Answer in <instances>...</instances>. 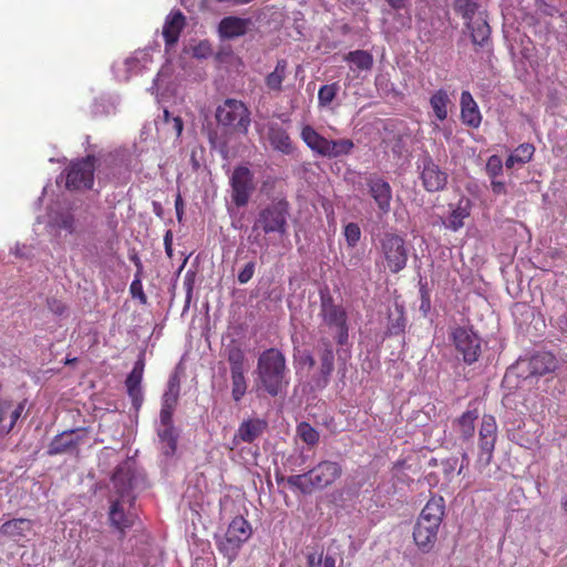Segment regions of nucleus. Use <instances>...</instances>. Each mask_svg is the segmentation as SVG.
I'll return each mask as SVG.
<instances>
[{
  "label": "nucleus",
  "mask_w": 567,
  "mask_h": 567,
  "mask_svg": "<svg viewBox=\"0 0 567 567\" xmlns=\"http://www.w3.org/2000/svg\"><path fill=\"white\" fill-rule=\"evenodd\" d=\"M256 373L258 386L270 396L279 395L289 385L286 357L277 348H269L260 353Z\"/></svg>",
  "instance_id": "nucleus-1"
},
{
  "label": "nucleus",
  "mask_w": 567,
  "mask_h": 567,
  "mask_svg": "<svg viewBox=\"0 0 567 567\" xmlns=\"http://www.w3.org/2000/svg\"><path fill=\"white\" fill-rule=\"evenodd\" d=\"M341 473L342 467L338 462L322 461L303 474L290 475L288 477L276 474V481L278 484L286 482L293 491L310 494L315 489H322L331 485L340 477Z\"/></svg>",
  "instance_id": "nucleus-2"
},
{
  "label": "nucleus",
  "mask_w": 567,
  "mask_h": 567,
  "mask_svg": "<svg viewBox=\"0 0 567 567\" xmlns=\"http://www.w3.org/2000/svg\"><path fill=\"white\" fill-rule=\"evenodd\" d=\"M319 318L322 324L334 334L337 344L342 348L349 341V322L346 308L337 303L328 289L320 290Z\"/></svg>",
  "instance_id": "nucleus-3"
},
{
  "label": "nucleus",
  "mask_w": 567,
  "mask_h": 567,
  "mask_svg": "<svg viewBox=\"0 0 567 567\" xmlns=\"http://www.w3.org/2000/svg\"><path fill=\"white\" fill-rule=\"evenodd\" d=\"M289 210L290 204L285 197L274 198L258 213L257 219L252 226V231L261 229L265 234H286Z\"/></svg>",
  "instance_id": "nucleus-4"
},
{
  "label": "nucleus",
  "mask_w": 567,
  "mask_h": 567,
  "mask_svg": "<svg viewBox=\"0 0 567 567\" xmlns=\"http://www.w3.org/2000/svg\"><path fill=\"white\" fill-rule=\"evenodd\" d=\"M252 535L250 523L239 515L233 518L223 537L216 539L217 549L229 561L236 559L243 545Z\"/></svg>",
  "instance_id": "nucleus-5"
},
{
  "label": "nucleus",
  "mask_w": 567,
  "mask_h": 567,
  "mask_svg": "<svg viewBox=\"0 0 567 567\" xmlns=\"http://www.w3.org/2000/svg\"><path fill=\"white\" fill-rule=\"evenodd\" d=\"M218 125L226 127L231 133L247 134L250 126V111L246 104L236 99H226L216 109L215 114Z\"/></svg>",
  "instance_id": "nucleus-6"
},
{
  "label": "nucleus",
  "mask_w": 567,
  "mask_h": 567,
  "mask_svg": "<svg viewBox=\"0 0 567 567\" xmlns=\"http://www.w3.org/2000/svg\"><path fill=\"white\" fill-rule=\"evenodd\" d=\"M468 455L467 453H463L462 455V464L457 467L458 458L456 456L447 457L439 461L437 458L432 457L429 461V467L431 468L424 480L431 487H441L446 488L455 475H461L463 470L468 464Z\"/></svg>",
  "instance_id": "nucleus-7"
},
{
  "label": "nucleus",
  "mask_w": 567,
  "mask_h": 567,
  "mask_svg": "<svg viewBox=\"0 0 567 567\" xmlns=\"http://www.w3.org/2000/svg\"><path fill=\"white\" fill-rule=\"evenodd\" d=\"M379 245L386 267L392 274H398L406 267L409 255L402 236L386 231L380 237Z\"/></svg>",
  "instance_id": "nucleus-8"
},
{
  "label": "nucleus",
  "mask_w": 567,
  "mask_h": 567,
  "mask_svg": "<svg viewBox=\"0 0 567 567\" xmlns=\"http://www.w3.org/2000/svg\"><path fill=\"white\" fill-rule=\"evenodd\" d=\"M496 441V420L491 414H484L478 429V453L476 460L478 468H485L492 463Z\"/></svg>",
  "instance_id": "nucleus-9"
},
{
  "label": "nucleus",
  "mask_w": 567,
  "mask_h": 567,
  "mask_svg": "<svg viewBox=\"0 0 567 567\" xmlns=\"http://www.w3.org/2000/svg\"><path fill=\"white\" fill-rule=\"evenodd\" d=\"M96 158L94 155H86L84 158L72 162L66 172L65 186L68 189H91L94 184V171Z\"/></svg>",
  "instance_id": "nucleus-10"
},
{
  "label": "nucleus",
  "mask_w": 567,
  "mask_h": 567,
  "mask_svg": "<svg viewBox=\"0 0 567 567\" xmlns=\"http://www.w3.org/2000/svg\"><path fill=\"white\" fill-rule=\"evenodd\" d=\"M229 185L234 205L238 208L247 206L256 188L252 172L247 166L235 167Z\"/></svg>",
  "instance_id": "nucleus-11"
},
{
  "label": "nucleus",
  "mask_w": 567,
  "mask_h": 567,
  "mask_svg": "<svg viewBox=\"0 0 567 567\" xmlns=\"http://www.w3.org/2000/svg\"><path fill=\"white\" fill-rule=\"evenodd\" d=\"M456 351L466 364H473L482 354V339L472 330L457 327L451 334Z\"/></svg>",
  "instance_id": "nucleus-12"
},
{
  "label": "nucleus",
  "mask_w": 567,
  "mask_h": 567,
  "mask_svg": "<svg viewBox=\"0 0 567 567\" xmlns=\"http://www.w3.org/2000/svg\"><path fill=\"white\" fill-rule=\"evenodd\" d=\"M367 194L373 199L379 214L388 215L391 210L392 187L388 181L377 174L365 177Z\"/></svg>",
  "instance_id": "nucleus-13"
},
{
  "label": "nucleus",
  "mask_w": 567,
  "mask_h": 567,
  "mask_svg": "<svg viewBox=\"0 0 567 567\" xmlns=\"http://www.w3.org/2000/svg\"><path fill=\"white\" fill-rule=\"evenodd\" d=\"M85 429L68 430L53 437L48 447V455L72 452L79 447L86 436Z\"/></svg>",
  "instance_id": "nucleus-14"
},
{
  "label": "nucleus",
  "mask_w": 567,
  "mask_h": 567,
  "mask_svg": "<svg viewBox=\"0 0 567 567\" xmlns=\"http://www.w3.org/2000/svg\"><path fill=\"white\" fill-rule=\"evenodd\" d=\"M421 179L427 192L442 190L447 184V173L434 163L431 156L422 161Z\"/></svg>",
  "instance_id": "nucleus-15"
},
{
  "label": "nucleus",
  "mask_w": 567,
  "mask_h": 567,
  "mask_svg": "<svg viewBox=\"0 0 567 567\" xmlns=\"http://www.w3.org/2000/svg\"><path fill=\"white\" fill-rule=\"evenodd\" d=\"M268 427V422L264 419L254 417L243 421L233 437V443H252L260 437Z\"/></svg>",
  "instance_id": "nucleus-16"
},
{
  "label": "nucleus",
  "mask_w": 567,
  "mask_h": 567,
  "mask_svg": "<svg viewBox=\"0 0 567 567\" xmlns=\"http://www.w3.org/2000/svg\"><path fill=\"white\" fill-rule=\"evenodd\" d=\"M145 362L141 357L134 364L132 371L127 375L125 380V386L127 390V394L132 400V404L135 409H140L143 402V392H142V380L144 373Z\"/></svg>",
  "instance_id": "nucleus-17"
},
{
  "label": "nucleus",
  "mask_w": 567,
  "mask_h": 567,
  "mask_svg": "<svg viewBox=\"0 0 567 567\" xmlns=\"http://www.w3.org/2000/svg\"><path fill=\"white\" fill-rule=\"evenodd\" d=\"M445 515V501L440 495H433L422 508L416 520L440 528Z\"/></svg>",
  "instance_id": "nucleus-18"
},
{
  "label": "nucleus",
  "mask_w": 567,
  "mask_h": 567,
  "mask_svg": "<svg viewBox=\"0 0 567 567\" xmlns=\"http://www.w3.org/2000/svg\"><path fill=\"white\" fill-rule=\"evenodd\" d=\"M437 533V527L416 520L412 536L419 550L424 554L430 553L436 544Z\"/></svg>",
  "instance_id": "nucleus-19"
},
{
  "label": "nucleus",
  "mask_w": 567,
  "mask_h": 567,
  "mask_svg": "<svg viewBox=\"0 0 567 567\" xmlns=\"http://www.w3.org/2000/svg\"><path fill=\"white\" fill-rule=\"evenodd\" d=\"M460 104L462 123L471 128H478L482 123V114L468 91L462 92Z\"/></svg>",
  "instance_id": "nucleus-20"
},
{
  "label": "nucleus",
  "mask_w": 567,
  "mask_h": 567,
  "mask_svg": "<svg viewBox=\"0 0 567 567\" xmlns=\"http://www.w3.org/2000/svg\"><path fill=\"white\" fill-rule=\"evenodd\" d=\"M557 368L556 357L550 352H537L527 360L528 375L543 377Z\"/></svg>",
  "instance_id": "nucleus-21"
},
{
  "label": "nucleus",
  "mask_w": 567,
  "mask_h": 567,
  "mask_svg": "<svg viewBox=\"0 0 567 567\" xmlns=\"http://www.w3.org/2000/svg\"><path fill=\"white\" fill-rule=\"evenodd\" d=\"M268 140L275 151L285 155H290L295 151L288 132L278 123H270L268 125Z\"/></svg>",
  "instance_id": "nucleus-22"
},
{
  "label": "nucleus",
  "mask_w": 567,
  "mask_h": 567,
  "mask_svg": "<svg viewBox=\"0 0 567 567\" xmlns=\"http://www.w3.org/2000/svg\"><path fill=\"white\" fill-rule=\"evenodd\" d=\"M319 357L318 373L313 375V384L317 389H324L334 370V351H317Z\"/></svg>",
  "instance_id": "nucleus-23"
},
{
  "label": "nucleus",
  "mask_w": 567,
  "mask_h": 567,
  "mask_svg": "<svg viewBox=\"0 0 567 567\" xmlns=\"http://www.w3.org/2000/svg\"><path fill=\"white\" fill-rule=\"evenodd\" d=\"M185 27V17L181 11L172 12L165 20L163 27V38L166 47H173L177 43L181 32Z\"/></svg>",
  "instance_id": "nucleus-24"
},
{
  "label": "nucleus",
  "mask_w": 567,
  "mask_h": 567,
  "mask_svg": "<svg viewBox=\"0 0 567 567\" xmlns=\"http://www.w3.org/2000/svg\"><path fill=\"white\" fill-rule=\"evenodd\" d=\"M248 25V19L226 17L219 22L218 32L224 39H234L246 34Z\"/></svg>",
  "instance_id": "nucleus-25"
},
{
  "label": "nucleus",
  "mask_w": 567,
  "mask_h": 567,
  "mask_svg": "<svg viewBox=\"0 0 567 567\" xmlns=\"http://www.w3.org/2000/svg\"><path fill=\"white\" fill-rule=\"evenodd\" d=\"M109 522L111 527L118 532L121 539L124 538L126 530L132 527L133 520L125 514L120 499L112 502L109 512Z\"/></svg>",
  "instance_id": "nucleus-26"
},
{
  "label": "nucleus",
  "mask_w": 567,
  "mask_h": 567,
  "mask_svg": "<svg viewBox=\"0 0 567 567\" xmlns=\"http://www.w3.org/2000/svg\"><path fill=\"white\" fill-rule=\"evenodd\" d=\"M300 137L315 154L326 156L329 140L319 134L311 125H303Z\"/></svg>",
  "instance_id": "nucleus-27"
},
{
  "label": "nucleus",
  "mask_w": 567,
  "mask_h": 567,
  "mask_svg": "<svg viewBox=\"0 0 567 567\" xmlns=\"http://www.w3.org/2000/svg\"><path fill=\"white\" fill-rule=\"evenodd\" d=\"M478 417L476 409L465 411L461 416L454 421V429L458 433L460 439L470 441L475 433V421Z\"/></svg>",
  "instance_id": "nucleus-28"
},
{
  "label": "nucleus",
  "mask_w": 567,
  "mask_h": 567,
  "mask_svg": "<svg viewBox=\"0 0 567 567\" xmlns=\"http://www.w3.org/2000/svg\"><path fill=\"white\" fill-rule=\"evenodd\" d=\"M32 520L27 518H13L4 522L0 527L1 535L12 538L20 539L25 536L27 533L32 529Z\"/></svg>",
  "instance_id": "nucleus-29"
},
{
  "label": "nucleus",
  "mask_w": 567,
  "mask_h": 567,
  "mask_svg": "<svg viewBox=\"0 0 567 567\" xmlns=\"http://www.w3.org/2000/svg\"><path fill=\"white\" fill-rule=\"evenodd\" d=\"M466 28L471 32V39L474 44L483 47L489 39L491 27L481 16L472 21L466 22Z\"/></svg>",
  "instance_id": "nucleus-30"
},
{
  "label": "nucleus",
  "mask_w": 567,
  "mask_h": 567,
  "mask_svg": "<svg viewBox=\"0 0 567 567\" xmlns=\"http://www.w3.org/2000/svg\"><path fill=\"white\" fill-rule=\"evenodd\" d=\"M451 104L447 92L443 89L435 91L430 97V105L434 112L435 117L443 122L449 115V105Z\"/></svg>",
  "instance_id": "nucleus-31"
},
{
  "label": "nucleus",
  "mask_w": 567,
  "mask_h": 567,
  "mask_svg": "<svg viewBox=\"0 0 567 567\" xmlns=\"http://www.w3.org/2000/svg\"><path fill=\"white\" fill-rule=\"evenodd\" d=\"M534 153L535 147L533 144L523 143L506 158L505 166L513 168L516 164L524 165L532 161Z\"/></svg>",
  "instance_id": "nucleus-32"
},
{
  "label": "nucleus",
  "mask_w": 567,
  "mask_h": 567,
  "mask_svg": "<svg viewBox=\"0 0 567 567\" xmlns=\"http://www.w3.org/2000/svg\"><path fill=\"white\" fill-rule=\"evenodd\" d=\"M287 60L280 59L277 61L275 70L266 76L265 83L270 91L280 92L282 90V82L287 75Z\"/></svg>",
  "instance_id": "nucleus-33"
},
{
  "label": "nucleus",
  "mask_w": 567,
  "mask_h": 567,
  "mask_svg": "<svg viewBox=\"0 0 567 567\" xmlns=\"http://www.w3.org/2000/svg\"><path fill=\"white\" fill-rule=\"evenodd\" d=\"M227 351V361L229 363L230 372L234 371H248L249 365L247 363V359L244 350L234 342L229 344L226 349Z\"/></svg>",
  "instance_id": "nucleus-34"
},
{
  "label": "nucleus",
  "mask_w": 567,
  "mask_h": 567,
  "mask_svg": "<svg viewBox=\"0 0 567 567\" xmlns=\"http://www.w3.org/2000/svg\"><path fill=\"white\" fill-rule=\"evenodd\" d=\"M179 390H181V378L178 373L171 374L166 391L162 398V405L164 406H173L176 408L178 399H179Z\"/></svg>",
  "instance_id": "nucleus-35"
},
{
  "label": "nucleus",
  "mask_w": 567,
  "mask_h": 567,
  "mask_svg": "<svg viewBox=\"0 0 567 567\" xmlns=\"http://www.w3.org/2000/svg\"><path fill=\"white\" fill-rule=\"evenodd\" d=\"M344 61L350 62L361 71L371 70L373 66V56L364 50L350 51L344 55Z\"/></svg>",
  "instance_id": "nucleus-36"
},
{
  "label": "nucleus",
  "mask_w": 567,
  "mask_h": 567,
  "mask_svg": "<svg viewBox=\"0 0 567 567\" xmlns=\"http://www.w3.org/2000/svg\"><path fill=\"white\" fill-rule=\"evenodd\" d=\"M354 143L350 138L329 140V146L324 157L333 158L348 155L352 152Z\"/></svg>",
  "instance_id": "nucleus-37"
},
{
  "label": "nucleus",
  "mask_w": 567,
  "mask_h": 567,
  "mask_svg": "<svg viewBox=\"0 0 567 567\" xmlns=\"http://www.w3.org/2000/svg\"><path fill=\"white\" fill-rule=\"evenodd\" d=\"M246 372L247 371L230 372L231 398L235 402H240L247 392Z\"/></svg>",
  "instance_id": "nucleus-38"
},
{
  "label": "nucleus",
  "mask_w": 567,
  "mask_h": 567,
  "mask_svg": "<svg viewBox=\"0 0 567 567\" xmlns=\"http://www.w3.org/2000/svg\"><path fill=\"white\" fill-rule=\"evenodd\" d=\"M478 7L477 0H455V11L460 13L466 22L476 19Z\"/></svg>",
  "instance_id": "nucleus-39"
},
{
  "label": "nucleus",
  "mask_w": 567,
  "mask_h": 567,
  "mask_svg": "<svg viewBox=\"0 0 567 567\" xmlns=\"http://www.w3.org/2000/svg\"><path fill=\"white\" fill-rule=\"evenodd\" d=\"M340 85L338 82L324 84L318 91V103L320 106H328L336 99Z\"/></svg>",
  "instance_id": "nucleus-40"
},
{
  "label": "nucleus",
  "mask_w": 567,
  "mask_h": 567,
  "mask_svg": "<svg viewBox=\"0 0 567 567\" xmlns=\"http://www.w3.org/2000/svg\"><path fill=\"white\" fill-rule=\"evenodd\" d=\"M297 434L308 445H316L319 442V432L307 422H301L297 426Z\"/></svg>",
  "instance_id": "nucleus-41"
},
{
  "label": "nucleus",
  "mask_w": 567,
  "mask_h": 567,
  "mask_svg": "<svg viewBox=\"0 0 567 567\" xmlns=\"http://www.w3.org/2000/svg\"><path fill=\"white\" fill-rule=\"evenodd\" d=\"M470 212L466 207H456L452 210L450 217H449V225L447 227L452 230H457L464 225V219L468 217Z\"/></svg>",
  "instance_id": "nucleus-42"
},
{
  "label": "nucleus",
  "mask_w": 567,
  "mask_h": 567,
  "mask_svg": "<svg viewBox=\"0 0 567 567\" xmlns=\"http://www.w3.org/2000/svg\"><path fill=\"white\" fill-rule=\"evenodd\" d=\"M503 161L498 155H491L487 158L485 172L488 178H498L503 174Z\"/></svg>",
  "instance_id": "nucleus-43"
},
{
  "label": "nucleus",
  "mask_w": 567,
  "mask_h": 567,
  "mask_svg": "<svg viewBox=\"0 0 567 567\" xmlns=\"http://www.w3.org/2000/svg\"><path fill=\"white\" fill-rule=\"evenodd\" d=\"M343 235L347 245L350 248H354L361 238V229L357 223H349L344 226Z\"/></svg>",
  "instance_id": "nucleus-44"
},
{
  "label": "nucleus",
  "mask_w": 567,
  "mask_h": 567,
  "mask_svg": "<svg viewBox=\"0 0 567 567\" xmlns=\"http://www.w3.org/2000/svg\"><path fill=\"white\" fill-rule=\"evenodd\" d=\"M112 482L114 486L117 488V492L120 493L121 497H124L125 493L131 488V478L126 480V474L121 468H117L114 472L112 476Z\"/></svg>",
  "instance_id": "nucleus-45"
},
{
  "label": "nucleus",
  "mask_w": 567,
  "mask_h": 567,
  "mask_svg": "<svg viewBox=\"0 0 567 567\" xmlns=\"http://www.w3.org/2000/svg\"><path fill=\"white\" fill-rule=\"evenodd\" d=\"M142 277L143 276L134 275V279L130 286V293H131L132 298L137 299L141 305H146L147 296L145 295V292L143 290Z\"/></svg>",
  "instance_id": "nucleus-46"
},
{
  "label": "nucleus",
  "mask_w": 567,
  "mask_h": 567,
  "mask_svg": "<svg viewBox=\"0 0 567 567\" xmlns=\"http://www.w3.org/2000/svg\"><path fill=\"white\" fill-rule=\"evenodd\" d=\"M405 317L403 311L400 310L398 317L395 319H390V323L388 326V333L391 336H398L404 332L405 329Z\"/></svg>",
  "instance_id": "nucleus-47"
},
{
  "label": "nucleus",
  "mask_w": 567,
  "mask_h": 567,
  "mask_svg": "<svg viewBox=\"0 0 567 567\" xmlns=\"http://www.w3.org/2000/svg\"><path fill=\"white\" fill-rule=\"evenodd\" d=\"M47 305H48L49 310L53 315L59 316V317L63 316L68 310L66 305L62 300L56 299V298H49L47 300Z\"/></svg>",
  "instance_id": "nucleus-48"
},
{
  "label": "nucleus",
  "mask_w": 567,
  "mask_h": 567,
  "mask_svg": "<svg viewBox=\"0 0 567 567\" xmlns=\"http://www.w3.org/2000/svg\"><path fill=\"white\" fill-rule=\"evenodd\" d=\"M164 429L158 432V436L167 442L173 451L176 449V436L174 435V429L172 425H163Z\"/></svg>",
  "instance_id": "nucleus-49"
},
{
  "label": "nucleus",
  "mask_w": 567,
  "mask_h": 567,
  "mask_svg": "<svg viewBox=\"0 0 567 567\" xmlns=\"http://www.w3.org/2000/svg\"><path fill=\"white\" fill-rule=\"evenodd\" d=\"M255 262L254 261H249L248 264L245 265V267L239 271L238 274V281L240 284H247L254 276L255 274Z\"/></svg>",
  "instance_id": "nucleus-50"
},
{
  "label": "nucleus",
  "mask_w": 567,
  "mask_h": 567,
  "mask_svg": "<svg viewBox=\"0 0 567 567\" xmlns=\"http://www.w3.org/2000/svg\"><path fill=\"white\" fill-rule=\"evenodd\" d=\"M174 411H175V408H173V406L162 405L161 412H159V420H161L162 425H172L173 424Z\"/></svg>",
  "instance_id": "nucleus-51"
},
{
  "label": "nucleus",
  "mask_w": 567,
  "mask_h": 567,
  "mask_svg": "<svg viewBox=\"0 0 567 567\" xmlns=\"http://www.w3.org/2000/svg\"><path fill=\"white\" fill-rule=\"evenodd\" d=\"M58 227L69 233L74 231V217L71 214H65L58 220Z\"/></svg>",
  "instance_id": "nucleus-52"
},
{
  "label": "nucleus",
  "mask_w": 567,
  "mask_h": 567,
  "mask_svg": "<svg viewBox=\"0 0 567 567\" xmlns=\"http://www.w3.org/2000/svg\"><path fill=\"white\" fill-rule=\"evenodd\" d=\"M117 159H118V157L116 154L109 153V154L104 155L101 159V163L99 164V172L101 173L103 167H106V168L114 167L117 163Z\"/></svg>",
  "instance_id": "nucleus-53"
},
{
  "label": "nucleus",
  "mask_w": 567,
  "mask_h": 567,
  "mask_svg": "<svg viewBox=\"0 0 567 567\" xmlns=\"http://www.w3.org/2000/svg\"><path fill=\"white\" fill-rule=\"evenodd\" d=\"M25 403L27 401L23 400L22 402L18 403V405L16 406V409L12 411L11 413V422H10V426L8 429V432H10L13 426L16 425L17 421L21 417L24 409H25Z\"/></svg>",
  "instance_id": "nucleus-54"
},
{
  "label": "nucleus",
  "mask_w": 567,
  "mask_h": 567,
  "mask_svg": "<svg viewBox=\"0 0 567 567\" xmlns=\"http://www.w3.org/2000/svg\"><path fill=\"white\" fill-rule=\"evenodd\" d=\"M491 189L494 195H505L507 193L505 183L498 178H491Z\"/></svg>",
  "instance_id": "nucleus-55"
},
{
  "label": "nucleus",
  "mask_w": 567,
  "mask_h": 567,
  "mask_svg": "<svg viewBox=\"0 0 567 567\" xmlns=\"http://www.w3.org/2000/svg\"><path fill=\"white\" fill-rule=\"evenodd\" d=\"M299 363L302 365V367H307L309 370L312 369L315 365H316V360L313 358V355L309 352H305L300 359H299Z\"/></svg>",
  "instance_id": "nucleus-56"
},
{
  "label": "nucleus",
  "mask_w": 567,
  "mask_h": 567,
  "mask_svg": "<svg viewBox=\"0 0 567 567\" xmlns=\"http://www.w3.org/2000/svg\"><path fill=\"white\" fill-rule=\"evenodd\" d=\"M322 563V554H309L307 555V564L306 567H321Z\"/></svg>",
  "instance_id": "nucleus-57"
},
{
  "label": "nucleus",
  "mask_w": 567,
  "mask_h": 567,
  "mask_svg": "<svg viewBox=\"0 0 567 567\" xmlns=\"http://www.w3.org/2000/svg\"><path fill=\"white\" fill-rule=\"evenodd\" d=\"M333 351V346H332V342L329 338L327 337H322L320 340H319V343H318V347H317V351Z\"/></svg>",
  "instance_id": "nucleus-58"
},
{
  "label": "nucleus",
  "mask_w": 567,
  "mask_h": 567,
  "mask_svg": "<svg viewBox=\"0 0 567 567\" xmlns=\"http://www.w3.org/2000/svg\"><path fill=\"white\" fill-rule=\"evenodd\" d=\"M164 245H165V251L166 254L172 257V252H173V235H172V231L171 230H167L165 236H164Z\"/></svg>",
  "instance_id": "nucleus-59"
},
{
  "label": "nucleus",
  "mask_w": 567,
  "mask_h": 567,
  "mask_svg": "<svg viewBox=\"0 0 567 567\" xmlns=\"http://www.w3.org/2000/svg\"><path fill=\"white\" fill-rule=\"evenodd\" d=\"M175 209H176V216L178 220L182 219L183 213H184V203L182 196L178 194L175 199Z\"/></svg>",
  "instance_id": "nucleus-60"
},
{
  "label": "nucleus",
  "mask_w": 567,
  "mask_h": 567,
  "mask_svg": "<svg viewBox=\"0 0 567 567\" xmlns=\"http://www.w3.org/2000/svg\"><path fill=\"white\" fill-rule=\"evenodd\" d=\"M130 259L136 267L135 275L143 276V264H142L140 257L136 254H134L130 257Z\"/></svg>",
  "instance_id": "nucleus-61"
},
{
  "label": "nucleus",
  "mask_w": 567,
  "mask_h": 567,
  "mask_svg": "<svg viewBox=\"0 0 567 567\" xmlns=\"http://www.w3.org/2000/svg\"><path fill=\"white\" fill-rule=\"evenodd\" d=\"M385 1L392 9L400 10V9L405 8L410 0H385Z\"/></svg>",
  "instance_id": "nucleus-62"
},
{
  "label": "nucleus",
  "mask_w": 567,
  "mask_h": 567,
  "mask_svg": "<svg viewBox=\"0 0 567 567\" xmlns=\"http://www.w3.org/2000/svg\"><path fill=\"white\" fill-rule=\"evenodd\" d=\"M321 567H336V558L332 555H322Z\"/></svg>",
  "instance_id": "nucleus-63"
},
{
  "label": "nucleus",
  "mask_w": 567,
  "mask_h": 567,
  "mask_svg": "<svg viewBox=\"0 0 567 567\" xmlns=\"http://www.w3.org/2000/svg\"><path fill=\"white\" fill-rule=\"evenodd\" d=\"M173 123H174V130L176 131V134L177 136H179L183 132V121L179 116H176L173 118Z\"/></svg>",
  "instance_id": "nucleus-64"
}]
</instances>
